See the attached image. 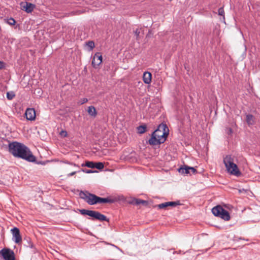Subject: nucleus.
I'll list each match as a JSON object with an SVG mask.
<instances>
[{"mask_svg":"<svg viewBox=\"0 0 260 260\" xmlns=\"http://www.w3.org/2000/svg\"><path fill=\"white\" fill-rule=\"evenodd\" d=\"M9 151L15 157L21 158L29 162H35L36 157L30 149L23 144L13 142L9 144Z\"/></svg>","mask_w":260,"mask_h":260,"instance_id":"obj_1","label":"nucleus"},{"mask_svg":"<svg viewBox=\"0 0 260 260\" xmlns=\"http://www.w3.org/2000/svg\"><path fill=\"white\" fill-rule=\"evenodd\" d=\"M169 128L166 124H160L157 128L151 134L148 143L151 145H157L164 143L169 134Z\"/></svg>","mask_w":260,"mask_h":260,"instance_id":"obj_2","label":"nucleus"},{"mask_svg":"<svg viewBox=\"0 0 260 260\" xmlns=\"http://www.w3.org/2000/svg\"><path fill=\"white\" fill-rule=\"evenodd\" d=\"M223 162L226 167V170L232 175L237 177L241 174L236 164L234 163V158L230 155H226L223 158Z\"/></svg>","mask_w":260,"mask_h":260,"instance_id":"obj_3","label":"nucleus"},{"mask_svg":"<svg viewBox=\"0 0 260 260\" xmlns=\"http://www.w3.org/2000/svg\"><path fill=\"white\" fill-rule=\"evenodd\" d=\"M79 211L82 215H88L92 217L93 219L99 220L100 221H109V219H108L106 216L98 211L86 209H79Z\"/></svg>","mask_w":260,"mask_h":260,"instance_id":"obj_4","label":"nucleus"},{"mask_svg":"<svg viewBox=\"0 0 260 260\" xmlns=\"http://www.w3.org/2000/svg\"><path fill=\"white\" fill-rule=\"evenodd\" d=\"M212 212L215 216L219 217L224 220L228 221L230 219V215L228 211L220 205L213 208Z\"/></svg>","mask_w":260,"mask_h":260,"instance_id":"obj_5","label":"nucleus"},{"mask_svg":"<svg viewBox=\"0 0 260 260\" xmlns=\"http://www.w3.org/2000/svg\"><path fill=\"white\" fill-rule=\"evenodd\" d=\"M0 258L5 260H15L14 251L10 248H4L0 250Z\"/></svg>","mask_w":260,"mask_h":260,"instance_id":"obj_6","label":"nucleus"},{"mask_svg":"<svg viewBox=\"0 0 260 260\" xmlns=\"http://www.w3.org/2000/svg\"><path fill=\"white\" fill-rule=\"evenodd\" d=\"M11 232L13 235V241L16 243H18L21 242L22 238L20 234V231L19 229L15 227L11 230Z\"/></svg>","mask_w":260,"mask_h":260,"instance_id":"obj_7","label":"nucleus"},{"mask_svg":"<svg viewBox=\"0 0 260 260\" xmlns=\"http://www.w3.org/2000/svg\"><path fill=\"white\" fill-rule=\"evenodd\" d=\"M20 5L22 7V10H24L28 13H31L35 7V5L28 2L21 3Z\"/></svg>","mask_w":260,"mask_h":260,"instance_id":"obj_8","label":"nucleus"},{"mask_svg":"<svg viewBox=\"0 0 260 260\" xmlns=\"http://www.w3.org/2000/svg\"><path fill=\"white\" fill-rule=\"evenodd\" d=\"M102 62V56L100 53H96L92 60V64L94 68H97Z\"/></svg>","mask_w":260,"mask_h":260,"instance_id":"obj_9","label":"nucleus"},{"mask_svg":"<svg viewBox=\"0 0 260 260\" xmlns=\"http://www.w3.org/2000/svg\"><path fill=\"white\" fill-rule=\"evenodd\" d=\"M181 205L180 202L179 201L175 202H165L161 204H160L157 205V207L159 209H164L168 207H176L178 205Z\"/></svg>","mask_w":260,"mask_h":260,"instance_id":"obj_10","label":"nucleus"},{"mask_svg":"<svg viewBox=\"0 0 260 260\" xmlns=\"http://www.w3.org/2000/svg\"><path fill=\"white\" fill-rule=\"evenodd\" d=\"M26 118L28 120H34L36 118V112L33 108H28L25 113Z\"/></svg>","mask_w":260,"mask_h":260,"instance_id":"obj_11","label":"nucleus"},{"mask_svg":"<svg viewBox=\"0 0 260 260\" xmlns=\"http://www.w3.org/2000/svg\"><path fill=\"white\" fill-rule=\"evenodd\" d=\"M99 197L94 194L88 193V199L86 202L90 205L98 204Z\"/></svg>","mask_w":260,"mask_h":260,"instance_id":"obj_12","label":"nucleus"},{"mask_svg":"<svg viewBox=\"0 0 260 260\" xmlns=\"http://www.w3.org/2000/svg\"><path fill=\"white\" fill-rule=\"evenodd\" d=\"M245 121L249 126L254 125L256 122L255 117L251 114H246Z\"/></svg>","mask_w":260,"mask_h":260,"instance_id":"obj_13","label":"nucleus"},{"mask_svg":"<svg viewBox=\"0 0 260 260\" xmlns=\"http://www.w3.org/2000/svg\"><path fill=\"white\" fill-rule=\"evenodd\" d=\"M98 203H113L117 201L115 198L109 197L106 198H102L99 197Z\"/></svg>","mask_w":260,"mask_h":260,"instance_id":"obj_14","label":"nucleus"},{"mask_svg":"<svg viewBox=\"0 0 260 260\" xmlns=\"http://www.w3.org/2000/svg\"><path fill=\"white\" fill-rule=\"evenodd\" d=\"M152 75L150 72H145L143 74V80L145 84H149L151 82Z\"/></svg>","mask_w":260,"mask_h":260,"instance_id":"obj_15","label":"nucleus"},{"mask_svg":"<svg viewBox=\"0 0 260 260\" xmlns=\"http://www.w3.org/2000/svg\"><path fill=\"white\" fill-rule=\"evenodd\" d=\"M130 203L136 205L142 204L143 205L146 206L148 204V202L146 201L141 199H134L130 202Z\"/></svg>","mask_w":260,"mask_h":260,"instance_id":"obj_16","label":"nucleus"},{"mask_svg":"<svg viewBox=\"0 0 260 260\" xmlns=\"http://www.w3.org/2000/svg\"><path fill=\"white\" fill-rule=\"evenodd\" d=\"M87 112H88L89 115H90V116H93L94 117H95L97 115L96 110L95 108H94V107H93L92 106H89L88 107Z\"/></svg>","mask_w":260,"mask_h":260,"instance_id":"obj_17","label":"nucleus"},{"mask_svg":"<svg viewBox=\"0 0 260 260\" xmlns=\"http://www.w3.org/2000/svg\"><path fill=\"white\" fill-rule=\"evenodd\" d=\"M189 167L184 166V167H181L178 169V171L182 174H187L190 173V170L188 169Z\"/></svg>","mask_w":260,"mask_h":260,"instance_id":"obj_18","label":"nucleus"},{"mask_svg":"<svg viewBox=\"0 0 260 260\" xmlns=\"http://www.w3.org/2000/svg\"><path fill=\"white\" fill-rule=\"evenodd\" d=\"M146 128L145 125H140L137 127L138 133L140 134H144L146 131Z\"/></svg>","mask_w":260,"mask_h":260,"instance_id":"obj_19","label":"nucleus"},{"mask_svg":"<svg viewBox=\"0 0 260 260\" xmlns=\"http://www.w3.org/2000/svg\"><path fill=\"white\" fill-rule=\"evenodd\" d=\"M82 166H86L90 168H94L95 162L93 161H87L85 162V164H82Z\"/></svg>","mask_w":260,"mask_h":260,"instance_id":"obj_20","label":"nucleus"},{"mask_svg":"<svg viewBox=\"0 0 260 260\" xmlns=\"http://www.w3.org/2000/svg\"><path fill=\"white\" fill-rule=\"evenodd\" d=\"M88 193L89 192H85L83 191H81L79 193V195L82 199L85 200L86 201V200L88 199Z\"/></svg>","mask_w":260,"mask_h":260,"instance_id":"obj_21","label":"nucleus"},{"mask_svg":"<svg viewBox=\"0 0 260 260\" xmlns=\"http://www.w3.org/2000/svg\"><path fill=\"white\" fill-rule=\"evenodd\" d=\"M104 165L103 162H95L94 168H96L99 170H102L104 168Z\"/></svg>","mask_w":260,"mask_h":260,"instance_id":"obj_22","label":"nucleus"},{"mask_svg":"<svg viewBox=\"0 0 260 260\" xmlns=\"http://www.w3.org/2000/svg\"><path fill=\"white\" fill-rule=\"evenodd\" d=\"M15 96V93L13 91L8 92L7 93V98L8 100H12Z\"/></svg>","mask_w":260,"mask_h":260,"instance_id":"obj_23","label":"nucleus"},{"mask_svg":"<svg viewBox=\"0 0 260 260\" xmlns=\"http://www.w3.org/2000/svg\"><path fill=\"white\" fill-rule=\"evenodd\" d=\"M87 46L90 48V50H92L94 47V43L92 41H88Z\"/></svg>","mask_w":260,"mask_h":260,"instance_id":"obj_24","label":"nucleus"},{"mask_svg":"<svg viewBox=\"0 0 260 260\" xmlns=\"http://www.w3.org/2000/svg\"><path fill=\"white\" fill-rule=\"evenodd\" d=\"M7 23L10 25H14L15 24L16 21L13 18H10L7 20Z\"/></svg>","mask_w":260,"mask_h":260,"instance_id":"obj_25","label":"nucleus"},{"mask_svg":"<svg viewBox=\"0 0 260 260\" xmlns=\"http://www.w3.org/2000/svg\"><path fill=\"white\" fill-rule=\"evenodd\" d=\"M218 15L223 16L224 19V11L223 8H220L218 9Z\"/></svg>","mask_w":260,"mask_h":260,"instance_id":"obj_26","label":"nucleus"},{"mask_svg":"<svg viewBox=\"0 0 260 260\" xmlns=\"http://www.w3.org/2000/svg\"><path fill=\"white\" fill-rule=\"evenodd\" d=\"M82 171L83 172L87 174L94 172V171H92L91 170L82 169Z\"/></svg>","mask_w":260,"mask_h":260,"instance_id":"obj_27","label":"nucleus"},{"mask_svg":"<svg viewBox=\"0 0 260 260\" xmlns=\"http://www.w3.org/2000/svg\"><path fill=\"white\" fill-rule=\"evenodd\" d=\"M140 32V30L138 28L134 31V33L137 37L139 36Z\"/></svg>","mask_w":260,"mask_h":260,"instance_id":"obj_28","label":"nucleus"},{"mask_svg":"<svg viewBox=\"0 0 260 260\" xmlns=\"http://www.w3.org/2000/svg\"><path fill=\"white\" fill-rule=\"evenodd\" d=\"M188 169H189L190 171H191V172L193 174L197 172V170L193 167H189Z\"/></svg>","mask_w":260,"mask_h":260,"instance_id":"obj_29","label":"nucleus"},{"mask_svg":"<svg viewBox=\"0 0 260 260\" xmlns=\"http://www.w3.org/2000/svg\"><path fill=\"white\" fill-rule=\"evenodd\" d=\"M76 173H77V172H76V171L73 172H72V173H71L69 174L68 175V177H70V176H73V175H74L75 174H76Z\"/></svg>","mask_w":260,"mask_h":260,"instance_id":"obj_30","label":"nucleus"},{"mask_svg":"<svg viewBox=\"0 0 260 260\" xmlns=\"http://www.w3.org/2000/svg\"><path fill=\"white\" fill-rule=\"evenodd\" d=\"M87 101H88V100H87V99H86V98H83V99L82 100L81 104H84V103H86Z\"/></svg>","mask_w":260,"mask_h":260,"instance_id":"obj_31","label":"nucleus"},{"mask_svg":"<svg viewBox=\"0 0 260 260\" xmlns=\"http://www.w3.org/2000/svg\"><path fill=\"white\" fill-rule=\"evenodd\" d=\"M4 67V63L0 61V69H3Z\"/></svg>","mask_w":260,"mask_h":260,"instance_id":"obj_32","label":"nucleus"},{"mask_svg":"<svg viewBox=\"0 0 260 260\" xmlns=\"http://www.w3.org/2000/svg\"><path fill=\"white\" fill-rule=\"evenodd\" d=\"M61 135H63V136H64V137H66V136L67 135V132H66V131H62V132H61Z\"/></svg>","mask_w":260,"mask_h":260,"instance_id":"obj_33","label":"nucleus"},{"mask_svg":"<svg viewBox=\"0 0 260 260\" xmlns=\"http://www.w3.org/2000/svg\"><path fill=\"white\" fill-rule=\"evenodd\" d=\"M28 247H29L30 248H33L34 247V245L32 243H31L30 242L28 243Z\"/></svg>","mask_w":260,"mask_h":260,"instance_id":"obj_34","label":"nucleus"},{"mask_svg":"<svg viewBox=\"0 0 260 260\" xmlns=\"http://www.w3.org/2000/svg\"><path fill=\"white\" fill-rule=\"evenodd\" d=\"M64 163H66V164H70V165H74V166H77L76 164H73L72 162H69L68 161H63Z\"/></svg>","mask_w":260,"mask_h":260,"instance_id":"obj_35","label":"nucleus"},{"mask_svg":"<svg viewBox=\"0 0 260 260\" xmlns=\"http://www.w3.org/2000/svg\"><path fill=\"white\" fill-rule=\"evenodd\" d=\"M232 132H233L232 129L231 128H229V134H231Z\"/></svg>","mask_w":260,"mask_h":260,"instance_id":"obj_36","label":"nucleus"}]
</instances>
